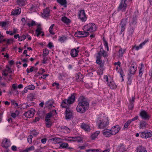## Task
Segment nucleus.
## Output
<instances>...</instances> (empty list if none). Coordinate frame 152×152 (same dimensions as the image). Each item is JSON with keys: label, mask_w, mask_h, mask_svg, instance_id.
<instances>
[{"label": "nucleus", "mask_w": 152, "mask_h": 152, "mask_svg": "<svg viewBox=\"0 0 152 152\" xmlns=\"http://www.w3.org/2000/svg\"><path fill=\"white\" fill-rule=\"evenodd\" d=\"M141 137L147 138L152 136V132L151 131L144 132H140Z\"/></svg>", "instance_id": "nucleus-6"}, {"label": "nucleus", "mask_w": 152, "mask_h": 152, "mask_svg": "<svg viewBox=\"0 0 152 152\" xmlns=\"http://www.w3.org/2000/svg\"><path fill=\"white\" fill-rule=\"evenodd\" d=\"M66 114V119H70L72 118L73 114L72 111L69 107L66 108L65 112Z\"/></svg>", "instance_id": "nucleus-7"}, {"label": "nucleus", "mask_w": 152, "mask_h": 152, "mask_svg": "<svg viewBox=\"0 0 152 152\" xmlns=\"http://www.w3.org/2000/svg\"><path fill=\"white\" fill-rule=\"evenodd\" d=\"M57 2L61 5H63L64 7H67V2L66 0H57Z\"/></svg>", "instance_id": "nucleus-25"}, {"label": "nucleus", "mask_w": 152, "mask_h": 152, "mask_svg": "<svg viewBox=\"0 0 152 152\" xmlns=\"http://www.w3.org/2000/svg\"><path fill=\"white\" fill-rule=\"evenodd\" d=\"M46 56H43V64H45L46 63V61L47 60V58H46Z\"/></svg>", "instance_id": "nucleus-55"}, {"label": "nucleus", "mask_w": 152, "mask_h": 152, "mask_svg": "<svg viewBox=\"0 0 152 152\" xmlns=\"http://www.w3.org/2000/svg\"><path fill=\"white\" fill-rule=\"evenodd\" d=\"M34 150V148L33 146H31L29 147V148H26L24 151V152H28L31 150Z\"/></svg>", "instance_id": "nucleus-37"}, {"label": "nucleus", "mask_w": 152, "mask_h": 152, "mask_svg": "<svg viewBox=\"0 0 152 152\" xmlns=\"http://www.w3.org/2000/svg\"><path fill=\"white\" fill-rule=\"evenodd\" d=\"M97 124L99 128L103 129L106 127L109 124L107 117L98 118L97 121Z\"/></svg>", "instance_id": "nucleus-2"}, {"label": "nucleus", "mask_w": 152, "mask_h": 152, "mask_svg": "<svg viewBox=\"0 0 152 152\" xmlns=\"http://www.w3.org/2000/svg\"><path fill=\"white\" fill-rule=\"evenodd\" d=\"M100 131H97L96 132L94 133L91 136V138L92 140L95 139L98 136V135L99 134Z\"/></svg>", "instance_id": "nucleus-34"}, {"label": "nucleus", "mask_w": 152, "mask_h": 152, "mask_svg": "<svg viewBox=\"0 0 152 152\" xmlns=\"http://www.w3.org/2000/svg\"><path fill=\"white\" fill-rule=\"evenodd\" d=\"M125 51V50L124 49L122 50V49L121 48L119 49L118 52V57L122 58V57L123 56V54L124 53Z\"/></svg>", "instance_id": "nucleus-26"}, {"label": "nucleus", "mask_w": 152, "mask_h": 152, "mask_svg": "<svg viewBox=\"0 0 152 152\" xmlns=\"http://www.w3.org/2000/svg\"><path fill=\"white\" fill-rule=\"evenodd\" d=\"M54 26V24H53L51 25V26H50V27L49 29V31L50 33L51 34H55V33L53 31L52 29L53 28V27Z\"/></svg>", "instance_id": "nucleus-42"}, {"label": "nucleus", "mask_w": 152, "mask_h": 152, "mask_svg": "<svg viewBox=\"0 0 152 152\" xmlns=\"http://www.w3.org/2000/svg\"><path fill=\"white\" fill-rule=\"evenodd\" d=\"M101 56L99 53H98L97 56H96V62L97 64H100L102 63V60L101 59Z\"/></svg>", "instance_id": "nucleus-29"}, {"label": "nucleus", "mask_w": 152, "mask_h": 152, "mask_svg": "<svg viewBox=\"0 0 152 152\" xmlns=\"http://www.w3.org/2000/svg\"><path fill=\"white\" fill-rule=\"evenodd\" d=\"M68 144L64 142L61 144L60 145V146L63 148H66L68 147Z\"/></svg>", "instance_id": "nucleus-46"}, {"label": "nucleus", "mask_w": 152, "mask_h": 152, "mask_svg": "<svg viewBox=\"0 0 152 152\" xmlns=\"http://www.w3.org/2000/svg\"><path fill=\"white\" fill-rule=\"evenodd\" d=\"M103 42L104 43V45L105 48H107V50H109V48L108 46V44L107 42V41L104 39H103Z\"/></svg>", "instance_id": "nucleus-41"}, {"label": "nucleus", "mask_w": 152, "mask_h": 152, "mask_svg": "<svg viewBox=\"0 0 152 152\" xmlns=\"http://www.w3.org/2000/svg\"><path fill=\"white\" fill-rule=\"evenodd\" d=\"M52 86H56V87L57 89H58L59 88L58 87V86H59V84L58 83H54L53 84Z\"/></svg>", "instance_id": "nucleus-58"}, {"label": "nucleus", "mask_w": 152, "mask_h": 152, "mask_svg": "<svg viewBox=\"0 0 152 152\" xmlns=\"http://www.w3.org/2000/svg\"><path fill=\"white\" fill-rule=\"evenodd\" d=\"M34 110H29L26 112L24 114V115L27 118H31L32 117L34 116Z\"/></svg>", "instance_id": "nucleus-15"}, {"label": "nucleus", "mask_w": 152, "mask_h": 152, "mask_svg": "<svg viewBox=\"0 0 152 152\" xmlns=\"http://www.w3.org/2000/svg\"><path fill=\"white\" fill-rule=\"evenodd\" d=\"M41 28L40 27H38L37 29L36 30V32H41L42 33V32L41 31Z\"/></svg>", "instance_id": "nucleus-61"}, {"label": "nucleus", "mask_w": 152, "mask_h": 152, "mask_svg": "<svg viewBox=\"0 0 152 152\" xmlns=\"http://www.w3.org/2000/svg\"><path fill=\"white\" fill-rule=\"evenodd\" d=\"M33 137L32 135L29 136L28 138V141L29 143H31L32 142Z\"/></svg>", "instance_id": "nucleus-51"}, {"label": "nucleus", "mask_w": 152, "mask_h": 152, "mask_svg": "<svg viewBox=\"0 0 152 152\" xmlns=\"http://www.w3.org/2000/svg\"><path fill=\"white\" fill-rule=\"evenodd\" d=\"M34 94L32 93L30 94L29 96L28 97V99L31 101H32L34 99Z\"/></svg>", "instance_id": "nucleus-38"}, {"label": "nucleus", "mask_w": 152, "mask_h": 152, "mask_svg": "<svg viewBox=\"0 0 152 152\" xmlns=\"http://www.w3.org/2000/svg\"><path fill=\"white\" fill-rule=\"evenodd\" d=\"M134 107V104L130 103V104L129 105V108L130 109H132Z\"/></svg>", "instance_id": "nucleus-64"}, {"label": "nucleus", "mask_w": 152, "mask_h": 152, "mask_svg": "<svg viewBox=\"0 0 152 152\" xmlns=\"http://www.w3.org/2000/svg\"><path fill=\"white\" fill-rule=\"evenodd\" d=\"M48 46L50 48H52L53 47V44L51 42H49L48 44Z\"/></svg>", "instance_id": "nucleus-63"}, {"label": "nucleus", "mask_w": 152, "mask_h": 152, "mask_svg": "<svg viewBox=\"0 0 152 152\" xmlns=\"http://www.w3.org/2000/svg\"><path fill=\"white\" fill-rule=\"evenodd\" d=\"M53 102L50 100L48 101L45 103V105L46 107H48V109L52 108V107H54V106H53Z\"/></svg>", "instance_id": "nucleus-21"}, {"label": "nucleus", "mask_w": 152, "mask_h": 152, "mask_svg": "<svg viewBox=\"0 0 152 152\" xmlns=\"http://www.w3.org/2000/svg\"><path fill=\"white\" fill-rule=\"evenodd\" d=\"M96 28V27L95 24L94 23H91L85 25L84 27L83 30L91 33L95 31Z\"/></svg>", "instance_id": "nucleus-4"}, {"label": "nucleus", "mask_w": 152, "mask_h": 152, "mask_svg": "<svg viewBox=\"0 0 152 152\" xmlns=\"http://www.w3.org/2000/svg\"><path fill=\"white\" fill-rule=\"evenodd\" d=\"M66 39V37L65 36H63L62 37H60V38L58 39V40L60 41L61 43L64 42L65 41Z\"/></svg>", "instance_id": "nucleus-40"}, {"label": "nucleus", "mask_w": 152, "mask_h": 152, "mask_svg": "<svg viewBox=\"0 0 152 152\" xmlns=\"http://www.w3.org/2000/svg\"><path fill=\"white\" fill-rule=\"evenodd\" d=\"M79 16V18L82 21H85L86 20L87 17L84 10H81L80 11Z\"/></svg>", "instance_id": "nucleus-12"}, {"label": "nucleus", "mask_w": 152, "mask_h": 152, "mask_svg": "<svg viewBox=\"0 0 152 152\" xmlns=\"http://www.w3.org/2000/svg\"><path fill=\"white\" fill-rule=\"evenodd\" d=\"M76 94L73 93L67 99H64L62 101L61 106L64 108H67L68 104L72 103L75 100Z\"/></svg>", "instance_id": "nucleus-3"}, {"label": "nucleus", "mask_w": 152, "mask_h": 152, "mask_svg": "<svg viewBox=\"0 0 152 152\" xmlns=\"http://www.w3.org/2000/svg\"><path fill=\"white\" fill-rule=\"evenodd\" d=\"M13 39H7V44H11V43H12L13 41Z\"/></svg>", "instance_id": "nucleus-53"}, {"label": "nucleus", "mask_w": 152, "mask_h": 152, "mask_svg": "<svg viewBox=\"0 0 152 152\" xmlns=\"http://www.w3.org/2000/svg\"><path fill=\"white\" fill-rule=\"evenodd\" d=\"M86 151L87 152H101V150L99 149H90L86 150Z\"/></svg>", "instance_id": "nucleus-33"}, {"label": "nucleus", "mask_w": 152, "mask_h": 152, "mask_svg": "<svg viewBox=\"0 0 152 152\" xmlns=\"http://www.w3.org/2000/svg\"><path fill=\"white\" fill-rule=\"evenodd\" d=\"M60 129H61V131L64 133H68L70 132L69 129L66 126H61L60 127Z\"/></svg>", "instance_id": "nucleus-23"}, {"label": "nucleus", "mask_w": 152, "mask_h": 152, "mask_svg": "<svg viewBox=\"0 0 152 152\" xmlns=\"http://www.w3.org/2000/svg\"><path fill=\"white\" fill-rule=\"evenodd\" d=\"M135 99V96H133L132 97V99H130L129 100L130 103L134 104V102Z\"/></svg>", "instance_id": "nucleus-54"}, {"label": "nucleus", "mask_w": 152, "mask_h": 152, "mask_svg": "<svg viewBox=\"0 0 152 152\" xmlns=\"http://www.w3.org/2000/svg\"><path fill=\"white\" fill-rule=\"evenodd\" d=\"M20 12V9L18 8L12 11L11 12V14L14 15H18L19 14Z\"/></svg>", "instance_id": "nucleus-24"}, {"label": "nucleus", "mask_w": 152, "mask_h": 152, "mask_svg": "<svg viewBox=\"0 0 152 152\" xmlns=\"http://www.w3.org/2000/svg\"><path fill=\"white\" fill-rule=\"evenodd\" d=\"M128 23L127 21V18H124L122 19L121 22V34L124 31L125 29V26L127 23Z\"/></svg>", "instance_id": "nucleus-8"}, {"label": "nucleus", "mask_w": 152, "mask_h": 152, "mask_svg": "<svg viewBox=\"0 0 152 152\" xmlns=\"http://www.w3.org/2000/svg\"><path fill=\"white\" fill-rule=\"evenodd\" d=\"M48 53L49 51L48 50L47 48L44 49L43 51V56H47L48 55Z\"/></svg>", "instance_id": "nucleus-45"}, {"label": "nucleus", "mask_w": 152, "mask_h": 152, "mask_svg": "<svg viewBox=\"0 0 152 152\" xmlns=\"http://www.w3.org/2000/svg\"><path fill=\"white\" fill-rule=\"evenodd\" d=\"M50 10L48 8H47L43 10V12L42 14V17L46 18L49 16Z\"/></svg>", "instance_id": "nucleus-16"}, {"label": "nucleus", "mask_w": 152, "mask_h": 152, "mask_svg": "<svg viewBox=\"0 0 152 152\" xmlns=\"http://www.w3.org/2000/svg\"><path fill=\"white\" fill-rule=\"evenodd\" d=\"M102 56H103L104 57H107L108 56L107 53L106 51L102 53Z\"/></svg>", "instance_id": "nucleus-60"}, {"label": "nucleus", "mask_w": 152, "mask_h": 152, "mask_svg": "<svg viewBox=\"0 0 152 152\" xmlns=\"http://www.w3.org/2000/svg\"><path fill=\"white\" fill-rule=\"evenodd\" d=\"M26 36H25V35L21 36L20 37V38H18V40L19 41H21L25 39L26 38Z\"/></svg>", "instance_id": "nucleus-48"}, {"label": "nucleus", "mask_w": 152, "mask_h": 152, "mask_svg": "<svg viewBox=\"0 0 152 152\" xmlns=\"http://www.w3.org/2000/svg\"><path fill=\"white\" fill-rule=\"evenodd\" d=\"M144 67V66L143 64H141V67L140 68V69L139 70V76L140 77H141L142 76L143 73L142 72L143 71V70L142 69H143Z\"/></svg>", "instance_id": "nucleus-35"}, {"label": "nucleus", "mask_w": 152, "mask_h": 152, "mask_svg": "<svg viewBox=\"0 0 152 152\" xmlns=\"http://www.w3.org/2000/svg\"><path fill=\"white\" fill-rule=\"evenodd\" d=\"M35 22L34 20H32L31 23H28L27 24L28 25V26H29V27H31L35 25Z\"/></svg>", "instance_id": "nucleus-50"}, {"label": "nucleus", "mask_w": 152, "mask_h": 152, "mask_svg": "<svg viewBox=\"0 0 152 152\" xmlns=\"http://www.w3.org/2000/svg\"><path fill=\"white\" fill-rule=\"evenodd\" d=\"M18 112L17 111H16L15 113H13L11 114V116L13 118H15L16 116V113H17Z\"/></svg>", "instance_id": "nucleus-62"}, {"label": "nucleus", "mask_w": 152, "mask_h": 152, "mask_svg": "<svg viewBox=\"0 0 152 152\" xmlns=\"http://www.w3.org/2000/svg\"><path fill=\"white\" fill-rule=\"evenodd\" d=\"M120 130L119 126L116 125L113 127L110 130L112 135H115Z\"/></svg>", "instance_id": "nucleus-13"}, {"label": "nucleus", "mask_w": 152, "mask_h": 152, "mask_svg": "<svg viewBox=\"0 0 152 152\" xmlns=\"http://www.w3.org/2000/svg\"><path fill=\"white\" fill-rule=\"evenodd\" d=\"M67 140L70 141H73L80 142L82 141V139L80 137H68Z\"/></svg>", "instance_id": "nucleus-14"}, {"label": "nucleus", "mask_w": 152, "mask_h": 152, "mask_svg": "<svg viewBox=\"0 0 152 152\" xmlns=\"http://www.w3.org/2000/svg\"><path fill=\"white\" fill-rule=\"evenodd\" d=\"M148 41L145 40L143 42L141 43L139 46L140 48H142V46L145 45V44Z\"/></svg>", "instance_id": "nucleus-52"}, {"label": "nucleus", "mask_w": 152, "mask_h": 152, "mask_svg": "<svg viewBox=\"0 0 152 152\" xmlns=\"http://www.w3.org/2000/svg\"><path fill=\"white\" fill-rule=\"evenodd\" d=\"M103 134L106 137H110L111 134L110 130L108 129H104L103 131Z\"/></svg>", "instance_id": "nucleus-19"}, {"label": "nucleus", "mask_w": 152, "mask_h": 152, "mask_svg": "<svg viewBox=\"0 0 152 152\" xmlns=\"http://www.w3.org/2000/svg\"><path fill=\"white\" fill-rule=\"evenodd\" d=\"M137 67L133 64H132L129 68V72L130 74L134 75L136 71Z\"/></svg>", "instance_id": "nucleus-17"}, {"label": "nucleus", "mask_w": 152, "mask_h": 152, "mask_svg": "<svg viewBox=\"0 0 152 152\" xmlns=\"http://www.w3.org/2000/svg\"><path fill=\"white\" fill-rule=\"evenodd\" d=\"M7 24V23L6 22H0V26H1L2 27H5Z\"/></svg>", "instance_id": "nucleus-47"}, {"label": "nucleus", "mask_w": 152, "mask_h": 152, "mask_svg": "<svg viewBox=\"0 0 152 152\" xmlns=\"http://www.w3.org/2000/svg\"><path fill=\"white\" fill-rule=\"evenodd\" d=\"M46 121L45 124L46 126L48 128L50 127L52 125V122L51 121V120H49L48 121Z\"/></svg>", "instance_id": "nucleus-39"}, {"label": "nucleus", "mask_w": 152, "mask_h": 152, "mask_svg": "<svg viewBox=\"0 0 152 152\" xmlns=\"http://www.w3.org/2000/svg\"><path fill=\"white\" fill-rule=\"evenodd\" d=\"M140 115L142 118L144 120H148L149 119L150 115L145 111H142L140 113Z\"/></svg>", "instance_id": "nucleus-10"}, {"label": "nucleus", "mask_w": 152, "mask_h": 152, "mask_svg": "<svg viewBox=\"0 0 152 152\" xmlns=\"http://www.w3.org/2000/svg\"><path fill=\"white\" fill-rule=\"evenodd\" d=\"M89 33L88 32H87L86 31H84V34L81 36L82 37H87V36L89 35Z\"/></svg>", "instance_id": "nucleus-49"}, {"label": "nucleus", "mask_w": 152, "mask_h": 152, "mask_svg": "<svg viewBox=\"0 0 152 152\" xmlns=\"http://www.w3.org/2000/svg\"><path fill=\"white\" fill-rule=\"evenodd\" d=\"M55 113H56V111L55 110H53L47 114L45 117V121H48V120H50L51 118L53 115H54Z\"/></svg>", "instance_id": "nucleus-11"}, {"label": "nucleus", "mask_w": 152, "mask_h": 152, "mask_svg": "<svg viewBox=\"0 0 152 152\" xmlns=\"http://www.w3.org/2000/svg\"><path fill=\"white\" fill-rule=\"evenodd\" d=\"M80 102L76 108L77 111L80 113H84L89 107V103L83 97H80Z\"/></svg>", "instance_id": "nucleus-1"}, {"label": "nucleus", "mask_w": 152, "mask_h": 152, "mask_svg": "<svg viewBox=\"0 0 152 152\" xmlns=\"http://www.w3.org/2000/svg\"><path fill=\"white\" fill-rule=\"evenodd\" d=\"M81 127L85 131H88L90 130V127L89 125L84 123L81 124Z\"/></svg>", "instance_id": "nucleus-18"}, {"label": "nucleus", "mask_w": 152, "mask_h": 152, "mask_svg": "<svg viewBox=\"0 0 152 152\" xmlns=\"http://www.w3.org/2000/svg\"><path fill=\"white\" fill-rule=\"evenodd\" d=\"M127 0H121L120 4L118 7V10H120L122 9V11H125L126 8L127 7L126 1Z\"/></svg>", "instance_id": "nucleus-5"}, {"label": "nucleus", "mask_w": 152, "mask_h": 152, "mask_svg": "<svg viewBox=\"0 0 152 152\" xmlns=\"http://www.w3.org/2000/svg\"><path fill=\"white\" fill-rule=\"evenodd\" d=\"M135 28V27L134 26H131V28L129 29L128 32V34L129 36H132L134 32V29Z\"/></svg>", "instance_id": "nucleus-32"}, {"label": "nucleus", "mask_w": 152, "mask_h": 152, "mask_svg": "<svg viewBox=\"0 0 152 152\" xmlns=\"http://www.w3.org/2000/svg\"><path fill=\"white\" fill-rule=\"evenodd\" d=\"M108 85L112 89L115 88L117 87L116 85L113 81H110L109 83H108Z\"/></svg>", "instance_id": "nucleus-30"}, {"label": "nucleus", "mask_w": 152, "mask_h": 152, "mask_svg": "<svg viewBox=\"0 0 152 152\" xmlns=\"http://www.w3.org/2000/svg\"><path fill=\"white\" fill-rule=\"evenodd\" d=\"M146 123L145 121H140V128L142 129L145 128L146 127Z\"/></svg>", "instance_id": "nucleus-31"}, {"label": "nucleus", "mask_w": 152, "mask_h": 152, "mask_svg": "<svg viewBox=\"0 0 152 152\" xmlns=\"http://www.w3.org/2000/svg\"><path fill=\"white\" fill-rule=\"evenodd\" d=\"M51 140H53V142L55 144L60 143L61 142V139L58 137L53 138L51 139Z\"/></svg>", "instance_id": "nucleus-27"}, {"label": "nucleus", "mask_w": 152, "mask_h": 152, "mask_svg": "<svg viewBox=\"0 0 152 152\" xmlns=\"http://www.w3.org/2000/svg\"><path fill=\"white\" fill-rule=\"evenodd\" d=\"M61 20L66 25H68L70 23L71 20L66 17L64 16L61 18Z\"/></svg>", "instance_id": "nucleus-22"}, {"label": "nucleus", "mask_w": 152, "mask_h": 152, "mask_svg": "<svg viewBox=\"0 0 152 152\" xmlns=\"http://www.w3.org/2000/svg\"><path fill=\"white\" fill-rule=\"evenodd\" d=\"M31 133L33 135L35 136L37 135L39 133L34 130L32 131Z\"/></svg>", "instance_id": "nucleus-56"}, {"label": "nucleus", "mask_w": 152, "mask_h": 152, "mask_svg": "<svg viewBox=\"0 0 152 152\" xmlns=\"http://www.w3.org/2000/svg\"><path fill=\"white\" fill-rule=\"evenodd\" d=\"M28 90H34L35 88V87L33 85H31L26 86Z\"/></svg>", "instance_id": "nucleus-44"}, {"label": "nucleus", "mask_w": 152, "mask_h": 152, "mask_svg": "<svg viewBox=\"0 0 152 152\" xmlns=\"http://www.w3.org/2000/svg\"><path fill=\"white\" fill-rule=\"evenodd\" d=\"M137 15V13L136 12L134 13V15L131 20L130 26L135 27L137 23L136 18Z\"/></svg>", "instance_id": "nucleus-9"}, {"label": "nucleus", "mask_w": 152, "mask_h": 152, "mask_svg": "<svg viewBox=\"0 0 152 152\" xmlns=\"http://www.w3.org/2000/svg\"><path fill=\"white\" fill-rule=\"evenodd\" d=\"M137 152H147L145 148L142 146H140L137 148Z\"/></svg>", "instance_id": "nucleus-28"}, {"label": "nucleus", "mask_w": 152, "mask_h": 152, "mask_svg": "<svg viewBox=\"0 0 152 152\" xmlns=\"http://www.w3.org/2000/svg\"><path fill=\"white\" fill-rule=\"evenodd\" d=\"M79 51L77 50L76 49L74 48L71 50L70 54L71 56L73 57H75L78 55Z\"/></svg>", "instance_id": "nucleus-20"}, {"label": "nucleus", "mask_w": 152, "mask_h": 152, "mask_svg": "<svg viewBox=\"0 0 152 152\" xmlns=\"http://www.w3.org/2000/svg\"><path fill=\"white\" fill-rule=\"evenodd\" d=\"M25 0H17V2L18 5L23 6L25 5Z\"/></svg>", "instance_id": "nucleus-36"}, {"label": "nucleus", "mask_w": 152, "mask_h": 152, "mask_svg": "<svg viewBox=\"0 0 152 152\" xmlns=\"http://www.w3.org/2000/svg\"><path fill=\"white\" fill-rule=\"evenodd\" d=\"M138 118V116H136L134 118H133L132 119L129 120V121H131V122L133 121H134L135 120H136Z\"/></svg>", "instance_id": "nucleus-57"}, {"label": "nucleus", "mask_w": 152, "mask_h": 152, "mask_svg": "<svg viewBox=\"0 0 152 152\" xmlns=\"http://www.w3.org/2000/svg\"><path fill=\"white\" fill-rule=\"evenodd\" d=\"M131 123V121H129V120H128L124 124V128H127Z\"/></svg>", "instance_id": "nucleus-43"}, {"label": "nucleus", "mask_w": 152, "mask_h": 152, "mask_svg": "<svg viewBox=\"0 0 152 152\" xmlns=\"http://www.w3.org/2000/svg\"><path fill=\"white\" fill-rule=\"evenodd\" d=\"M6 67L7 68V69L4 70V72H8L10 70V68L8 65L6 66Z\"/></svg>", "instance_id": "nucleus-59"}]
</instances>
